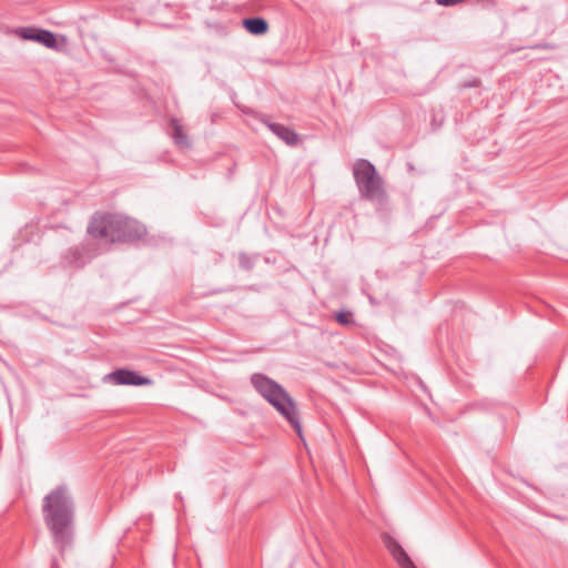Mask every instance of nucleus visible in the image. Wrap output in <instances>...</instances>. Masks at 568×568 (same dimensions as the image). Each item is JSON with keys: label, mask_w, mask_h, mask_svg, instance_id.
<instances>
[{"label": "nucleus", "mask_w": 568, "mask_h": 568, "mask_svg": "<svg viewBox=\"0 0 568 568\" xmlns=\"http://www.w3.org/2000/svg\"><path fill=\"white\" fill-rule=\"evenodd\" d=\"M105 379L118 385H145L150 383L148 378L140 377L126 369L114 371L106 375Z\"/></svg>", "instance_id": "obj_8"}, {"label": "nucleus", "mask_w": 568, "mask_h": 568, "mask_svg": "<svg viewBox=\"0 0 568 568\" xmlns=\"http://www.w3.org/2000/svg\"><path fill=\"white\" fill-rule=\"evenodd\" d=\"M465 0H435V2L443 7H453L464 2Z\"/></svg>", "instance_id": "obj_14"}, {"label": "nucleus", "mask_w": 568, "mask_h": 568, "mask_svg": "<svg viewBox=\"0 0 568 568\" xmlns=\"http://www.w3.org/2000/svg\"><path fill=\"white\" fill-rule=\"evenodd\" d=\"M349 315H351V314H349V313H347V312L339 311V312H337V313H336L335 318H336V321H337L339 324H342V325H347V324H349V323H351V321H349Z\"/></svg>", "instance_id": "obj_12"}, {"label": "nucleus", "mask_w": 568, "mask_h": 568, "mask_svg": "<svg viewBox=\"0 0 568 568\" xmlns=\"http://www.w3.org/2000/svg\"><path fill=\"white\" fill-rule=\"evenodd\" d=\"M478 85H479V80L478 79H473V80L467 81L464 84V88H476Z\"/></svg>", "instance_id": "obj_15"}, {"label": "nucleus", "mask_w": 568, "mask_h": 568, "mask_svg": "<svg viewBox=\"0 0 568 568\" xmlns=\"http://www.w3.org/2000/svg\"><path fill=\"white\" fill-rule=\"evenodd\" d=\"M43 515L54 542L63 548L72 537L73 503L63 487L52 490L43 503Z\"/></svg>", "instance_id": "obj_1"}, {"label": "nucleus", "mask_w": 568, "mask_h": 568, "mask_svg": "<svg viewBox=\"0 0 568 568\" xmlns=\"http://www.w3.org/2000/svg\"><path fill=\"white\" fill-rule=\"evenodd\" d=\"M352 171L361 199L371 202L377 212L388 211L389 196L375 165L366 159H357Z\"/></svg>", "instance_id": "obj_3"}, {"label": "nucleus", "mask_w": 568, "mask_h": 568, "mask_svg": "<svg viewBox=\"0 0 568 568\" xmlns=\"http://www.w3.org/2000/svg\"><path fill=\"white\" fill-rule=\"evenodd\" d=\"M243 27L252 34L260 36L267 32V22L262 18H247L243 20Z\"/></svg>", "instance_id": "obj_9"}, {"label": "nucleus", "mask_w": 568, "mask_h": 568, "mask_svg": "<svg viewBox=\"0 0 568 568\" xmlns=\"http://www.w3.org/2000/svg\"><path fill=\"white\" fill-rule=\"evenodd\" d=\"M549 47H550L549 44L542 43V44H537L534 48H537V49H548Z\"/></svg>", "instance_id": "obj_16"}, {"label": "nucleus", "mask_w": 568, "mask_h": 568, "mask_svg": "<svg viewBox=\"0 0 568 568\" xmlns=\"http://www.w3.org/2000/svg\"><path fill=\"white\" fill-rule=\"evenodd\" d=\"M90 235L109 243L141 239L145 227L138 221L120 214H97L88 227Z\"/></svg>", "instance_id": "obj_2"}, {"label": "nucleus", "mask_w": 568, "mask_h": 568, "mask_svg": "<svg viewBox=\"0 0 568 568\" xmlns=\"http://www.w3.org/2000/svg\"><path fill=\"white\" fill-rule=\"evenodd\" d=\"M272 132H274L278 138L284 139V126L281 124H267L265 123Z\"/></svg>", "instance_id": "obj_13"}, {"label": "nucleus", "mask_w": 568, "mask_h": 568, "mask_svg": "<svg viewBox=\"0 0 568 568\" xmlns=\"http://www.w3.org/2000/svg\"><path fill=\"white\" fill-rule=\"evenodd\" d=\"M383 542L400 568H416L400 544L388 534L382 536Z\"/></svg>", "instance_id": "obj_5"}, {"label": "nucleus", "mask_w": 568, "mask_h": 568, "mask_svg": "<svg viewBox=\"0 0 568 568\" xmlns=\"http://www.w3.org/2000/svg\"><path fill=\"white\" fill-rule=\"evenodd\" d=\"M17 32L26 40L37 41L48 48L57 47V39L52 32L36 28H21Z\"/></svg>", "instance_id": "obj_6"}, {"label": "nucleus", "mask_w": 568, "mask_h": 568, "mask_svg": "<svg viewBox=\"0 0 568 568\" xmlns=\"http://www.w3.org/2000/svg\"><path fill=\"white\" fill-rule=\"evenodd\" d=\"M286 423H288L293 429L296 432L298 438L305 445V438L303 435V427L301 423V413L296 406L295 400L292 396L286 393Z\"/></svg>", "instance_id": "obj_7"}, {"label": "nucleus", "mask_w": 568, "mask_h": 568, "mask_svg": "<svg viewBox=\"0 0 568 568\" xmlns=\"http://www.w3.org/2000/svg\"><path fill=\"white\" fill-rule=\"evenodd\" d=\"M306 138L307 135H301L296 133L294 130L286 126V145L300 146L303 144Z\"/></svg>", "instance_id": "obj_11"}, {"label": "nucleus", "mask_w": 568, "mask_h": 568, "mask_svg": "<svg viewBox=\"0 0 568 568\" xmlns=\"http://www.w3.org/2000/svg\"><path fill=\"white\" fill-rule=\"evenodd\" d=\"M171 128H172V138L174 139L175 144L182 149L189 148L190 141L187 139L186 133L184 132L182 124L179 122V120L172 119Z\"/></svg>", "instance_id": "obj_10"}, {"label": "nucleus", "mask_w": 568, "mask_h": 568, "mask_svg": "<svg viewBox=\"0 0 568 568\" xmlns=\"http://www.w3.org/2000/svg\"><path fill=\"white\" fill-rule=\"evenodd\" d=\"M252 384L270 404L284 415V393L280 385L261 374L252 376Z\"/></svg>", "instance_id": "obj_4"}]
</instances>
